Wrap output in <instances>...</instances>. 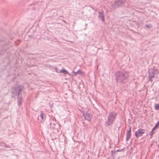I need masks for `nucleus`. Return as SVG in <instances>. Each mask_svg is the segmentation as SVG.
Wrapping results in <instances>:
<instances>
[{"label":"nucleus","instance_id":"nucleus-1","mask_svg":"<svg viewBox=\"0 0 159 159\" xmlns=\"http://www.w3.org/2000/svg\"><path fill=\"white\" fill-rule=\"evenodd\" d=\"M25 89V88L23 86L21 85H18L13 89L11 92V98H15L16 96H17V100L19 106L22 104V95L21 93Z\"/></svg>","mask_w":159,"mask_h":159},{"label":"nucleus","instance_id":"nucleus-2","mask_svg":"<svg viewBox=\"0 0 159 159\" xmlns=\"http://www.w3.org/2000/svg\"><path fill=\"white\" fill-rule=\"evenodd\" d=\"M115 80L117 84H123L128 80L129 77V72L126 71H117L115 72Z\"/></svg>","mask_w":159,"mask_h":159},{"label":"nucleus","instance_id":"nucleus-3","mask_svg":"<svg viewBox=\"0 0 159 159\" xmlns=\"http://www.w3.org/2000/svg\"><path fill=\"white\" fill-rule=\"evenodd\" d=\"M148 73L149 75L148 76V81H152V79L155 77V75L158 74V72L157 70L152 68L149 70Z\"/></svg>","mask_w":159,"mask_h":159},{"label":"nucleus","instance_id":"nucleus-4","mask_svg":"<svg viewBox=\"0 0 159 159\" xmlns=\"http://www.w3.org/2000/svg\"><path fill=\"white\" fill-rule=\"evenodd\" d=\"M125 1V0H116L115 1L114 3L112 5V8L113 9L121 6L124 4Z\"/></svg>","mask_w":159,"mask_h":159},{"label":"nucleus","instance_id":"nucleus-5","mask_svg":"<svg viewBox=\"0 0 159 159\" xmlns=\"http://www.w3.org/2000/svg\"><path fill=\"white\" fill-rule=\"evenodd\" d=\"M117 114L115 112H110L107 117L109 120H115L116 118Z\"/></svg>","mask_w":159,"mask_h":159},{"label":"nucleus","instance_id":"nucleus-6","mask_svg":"<svg viewBox=\"0 0 159 159\" xmlns=\"http://www.w3.org/2000/svg\"><path fill=\"white\" fill-rule=\"evenodd\" d=\"M145 130L141 128L140 129L135 132V135L138 138L142 136L145 132Z\"/></svg>","mask_w":159,"mask_h":159},{"label":"nucleus","instance_id":"nucleus-7","mask_svg":"<svg viewBox=\"0 0 159 159\" xmlns=\"http://www.w3.org/2000/svg\"><path fill=\"white\" fill-rule=\"evenodd\" d=\"M115 120L107 119L105 122V126L107 127L112 126Z\"/></svg>","mask_w":159,"mask_h":159},{"label":"nucleus","instance_id":"nucleus-8","mask_svg":"<svg viewBox=\"0 0 159 159\" xmlns=\"http://www.w3.org/2000/svg\"><path fill=\"white\" fill-rule=\"evenodd\" d=\"M55 123L54 122V120H51L49 123L48 127L50 129H53L55 128Z\"/></svg>","mask_w":159,"mask_h":159},{"label":"nucleus","instance_id":"nucleus-9","mask_svg":"<svg viewBox=\"0 0 159 159\" xmlns=\"http://www.w3.org/2000/svg\"><path fill=\"white\" fill-rule=\"evenodd\" d=\"M131 127H130L129 130L127 131L126 133V141H128L129 139L130 138V137L131 135Z\"/></svg>","mask_w":159,"mask_h":159},{"label":"nucleus","instance_id":"nucleus-10","mask_svg":"<svg viewBox=\"0 0 159 159\" xmlns=\"http://www.w3.org/2000/svg\"><path fill=\"white\" fill-rule=\"evenodd\" d=\"M83 116L84 117V118L85 120H86L88 121L90 120V115L89 113H87L86 114H85L84 113H83Z\"/></svg>","mask_w":159,"mask_h":159},{"label":"nucleus","instance_id":"nucleus-11","mask_svg":"<svg viewBox=\"0 0 159 159\" xmlns=\"http://www.w3.org/2000/svg\"><path fill=\"white\" fill-rule=\"evenodd\" d=\"M98 13V17L100 18L102 21L104 22V17L103 11H102V12H99Z\"/></svg>","mask_w":159,"mask_h":159},{"label":"nucleus","instance_id":"nucleus-12","mask_svg":"<svg viewBox=\"0 0 159 159\" xmlns=\"http://www.w3.org/2000/svg\"><path fill=\"white\" fill-rule=\"evenodd\" d=\"M39 117L41 118V122H42L43 120H44L43 113V111H41L40 112V115L39 117H38V120H39Z\"/></svg>","mask_w":159,"mask_h":159},{"label":"nucleus","instance_id":"nucleus-13","mask_svg":"<svg viewBox=\"0 0 159 159\" xmlns=\"http://www.w3.org/2000/svg\"><path fill=\"white\" fill-rule=\"evenodd\" d=\"M60 73H62L65 75H66L68 74V72L65 69H62L60 70Z\"/></svg>","mask_w":159,"mask_h":159},{"label":"nucleus","instance_id":"nucleus-14","mask_svg":"<svg viewBox=\"0 0 159 159\" xmlns=\"http://www.w3.org/2000/svg\"><path fill=\"white\" fill-rule=\"evenodd\" d=\"M73 72L75 73V75H76L77 74L79 75H81L83 73V72L80 70H78L76 72Z\"/></svg>","mask_w":159,"mask_h":159},{"label":"nucleus","instance_id":"nucleus-15","mask_svg":"<svg viewBox=\"0 0 159 159\" xmlns=\"http://www.w3.org/2000/svg\"><path fill=\"white\" fill-rule=\"evenodd\" d=\"M155 108L156 110L159 109V104H157L155 105Z\"/></svg>","mask_w":159,"mask_h":159},{"label":"nucleus","instance_id":"nucleus-16","mask_svg":"<svg viewBox=\"0 0 159 159\" xmlns=\"http://www.w3.org/2000/svg\"><path fill=\"white\" fill-rule=\"evenodd\" d=\"M154 130H153V129H152V131L150 133V135L151 136V137H152V136L153 135V134H154V132H153Z\"/></svg>","mask_w":159,"mask_h":159},{"label":"nucleus","instance_id":"nucleus-17","mask_svg":"<svg viewBox=\"0 0 159 159\" xmlns=\"http://www.w3.org/2000/svg\"><path fill=\"white\" fill-rule=\"evenodd\" d=\"M145 26L148 28H150L151 27V25H146Z\"/></svg>","mask_w":159,"mask_h":159},{"label":"nucleus","instance_id":"nucleus-18","mask_svg":"<svg viewBox=\"0 0 159 159\" xmlns=\"http://www.w3.org/2000/svg\"><path fill=\"white\" fill-rule=\"evenodd\" d=\"M55 71L57 72V73H60V71H59L57 68L56 67H55Z\"/></svg>","mask_w":159,"mask_h":159},{"label":"nucleus","instance_id":"nucleus-19","mask_svg":"<svg viewBox=\"0 0 159 159\" xmlns=\"http://www.w3.org/2000/svg\"><path fill=\"white\" fill-rule=\"evenodd\" d=\"M123 150V149H118V150H117L116 151V152H122Z\"/></svg>","mask_w":159,"mask_h":159},{"label":"nucleus","instance_id":"nucleus-20","mask_svg":"<svg viewBox=\"0 0 159 159\" xmlns=\"http://www.w3.org/2000/svg\"><path fill=\"white\" fill-rule=\"evenodd\" d=\"M4 147L5 148H10V146H9V145H7V144H5V145H4Z\"/></svg>","mask_w":159,"mask_h":159},{"label":"nucleus","instance_id":"nucleus-21","mask_svg":"<svg viewBox=\"0 0 159 159\" xmlns=\"http://www.w3.org/2000/svg\"><path fill=\"white\" fill-rule=\"evenodd\" d=\"M111 154H115V153H116V151H115V150H113V151H111Z\"/></svg>","mask_w":159,"mask_h":159},{"label":"nucleus","instance_id":"nucleus-22","mask_svg":"<svg viewBox=\"0 0 159 159\" xmlns=\"http://www.w3.org/2000/svg\"><path fill=\"white\" fill-rule=\"evenodd\" d=\"M62 21L64 22L65 23H66V24H67V23H66V21L64 20H62Z\"/></svg>","mask_w":159,"mask_h":159}]
</instances>
